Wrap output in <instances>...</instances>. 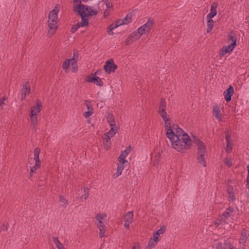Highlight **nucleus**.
Returning a JSON list of instances; mask_svg holds the SVG:
<instances>
[{
	"mask_svg": "<svg viewBox=\"0 0 249 249\" xmlns=\"http://www.w3.org/2000/svg\"><path fill=\"white\" fill-rule=\"evenodd\" d=\"M171 146L176 151L185 153L192 146V140L185 131L177 125H174L172 129L166 132Z\"/></svg>",
	"mask_w": 249,
	"mask_h": 249,
	"instance_id": "f257e3e1",
	"label": "nucleus"
},
{
	"mask_svg": "<svg viewBox=\"0 0 249 249\" xmlns=\"http://www.w3.org/2000/svg\"><path fill=\"white\" fill-rule=\"evenodd\" d=\"M59 11V6L57 5H56L49 14L48 24L49 27V30L47 33V36L49 37L52 36L57 29V23L58 21L57 14Z\"/></svg>",
	"mask_w": 249,
	"mask_h": 249,
	"instance_id": "f03ea898",
	"label": "nucleus"
},
{
	"mask_svg": "<svg viewBox=\"0 0 249 249\" xmlns=\"http://www.w3.org/2000/svg\"><path fill=\"white\" fill-rule=\"evenodd\" d=\"M42 108V103L40 100H37L36 101V105L31 106L29 110L31 127L33 130L35 131L37 129L38 118Z\"/></svg>",
	"mask_w": 249,
	"mask_h": 249,
	"instance_id": "7ed1b4c3",
	"label": "nucleus"
},
{
	"mask_svg": "<svg viewBox=\"0 0 249 249\" xmlns=\"http://www.w3.org/2000/svg\"><path fill=\"white\" fill-rule=\"evenodd\" d=\"M158 112L164 122L166 132L168 129H172L175 124L171 125V118L166 111V103L164 99L161 98L158 107Z\"/></svg>",
	"mask_w": 249,
	"mask_h": 249,
	"instance_id": "20e7f679",
	"label": "nucleus"
},
{
	"mask_svg": "<svg viewBox=\"0 0 249 249\" xmlns=\"http://www.w3.org/2000/svg\"><path fill=\"white\" fill-rule=\"evenodd\" d=\"M233 212L234 208L231 207H229L226 209L222 214L219 216L218 219L214 222V224L218 226L222 223H225L227 219L232 215Z\"/></svg>",
	"mask_w": 249,
	"mask_h": 249,
	"instance_id": "39448f33",
	"label": "nucleus"
},
{
	"mask_svg": "<svg viewBox=\"0 0 249 249\" xmlns=\"http://www.w3.org/2000/svg\"><path fill=\"white\" fill-rule=\"evenodd\" d=\"M40 152V149L38 147L35 148L34 150V157L33 159V160L35 162V164L32 166H31V171L30 173L31 176H32L33 174L35 172L36 170L39 169L40 167L41 163L39 158Z\"/></svg>",
	"mask_w": 249,
	"mask_h": 249,
	"instance_id": "423d86ee",
	"label": "nucleus"
},
{
	"mask_svg": "<svg viewBox=\"0 0 249 249\" xmlns=\"http://www.w3.org/2000/svg\"><path fill=\"white\" fill-rule=\"evenodd\" d=\"M154 23V20L150 18L145 24L138 28L137 31L138 33L142 35L148 33L153 28Z\"/></svg>",
	"mask_w": 249,
	"mask_h": 249,
	"instance_id": "0eeeda50",
	"label": "nucleus"
},
{
	"mask_svg": "<svg viewBox=\"0 0 249 249\" xmlns=\"http://www.w3.org/2000/svg\"><path fill=\"white\" fill-rule=\"evenodd\" d=\"M104 67L105 71L108 73L115 72V70L117 69V66L114 63L112 59L107 61Z\"/></svg>",
	"mask_w": 249,
	"mask_h": 249,
	"instance_id": "6e6552de",
	"label": "nucleus"
},
{
	"mask_svg": "<svg viewBox=\"0 0 249 249\" xmlns=\"http://www.w3.org/2000/svg\"><path fill=\"white\" fill-rule=\"evenodd\" d=\"M31 92V88L28 82H27L24 85H23V88L20 90V100L23 101L25 99L27 95H29Z\"/></svg>",
	"mask_w": 249,
	"mask_h": 249,
	"instance_id": "1a4fd4ad",
	"label": "nucleus"
},
{
	"mask_svg": "<svg viewBox=\"0 0 249 249\" xmlns=\"http://www.w3.org/2000/svg\"><path fill=\"white\" fill-rule=\"evenodd\" d=\"M212 114L218 121H222V117L220 107L217 104H214L213 106Z\"/></svg>",
	"mask_w": 249,
	"mask_h": 249,
	"instance_id": "9d476101",
	"label": "nucleus"
},
{
	"mask_svg": "<svg viewBox=\"0 0 249 249\" xmlns=\"http://www.w3.org/2000/svg\"><path fill=\"white\" fill-rule=\"evenodd\" d=\"M249 236V234L247 232V231L245 229H243L241 231V236L239 239L240 247L239 249H244V247L245 246Z\"/></svg>",
	"mask_w": 249,
	"mask_h": 249,
	"instance_id": "9b49d317",
	"label": "nucleus"
},
{
	"mask_svg": "<svg viewBox=\"0 0 249 249\" xmlns=\"http://www.w3.org/2000/svg\"><path fill=\"white\" fill-rule=\"evenodd\" d=\"M193 142L197 146V153H204L206 152V147L204 143L200 141L197 138H194Z\"/></svg>",
	"mask_w": 249,
	"mask_h": 249,
	"instance_id": "f8f14e48",
	"label": "nucleus"
},
{
	"mask_svg": "<svg viewBox=\"0 0 249 249\" xmlns=\"http://www.w3.org/2000/svg\"><path fill=\"white\" fill-rule=\"evenodd\" d=\"M73 11L77 12L80 16H85V10H87V6L81 3L74 4Z\"/></svg>",
	"mask_w": 249,
	"mask_h": 249,
	"instance_id": "ddd939ff",
	"label": "nucleus"
},
{
	"mask_svg": "<svg viewBox=\"0 0 249 249\" xmlns=\"http://www.w3.org/2000/svg\"><path fill=\"white\" fill-rule=\"evenodd\" d=\"M218 6L217 2H213L211 5L210 12L207 15L206 18H213L217 15V8Z\"/></svg>",
	"mask_w": 249,
	"mask_h": 249,
	"instance_id": "4468645a",
	"label": "nucleus"
},
{
	"mask_svg": "<svg viewBox=\"0 0 249 249\" xmlns=\"http://www.w3.org/2000/svg\"><path fill=\"white\" fill-rule=\"evenodd\" d=\"M235 46L234 44H230L228 46L222 47L220 52V56L221 57L224 56L227 53L231 52Z\"/></svg>",
	"mask_w": 249,
	"mask_h": 249,
	"instance_id": "2eb2a0df",
	"label": "nucleus"
},
{
	"mask_svg": "<svg viewBox=\"0 0 249 249\" xmlns=\"http://www.w3.org/2000/svg\"><path fill=\"white\" fill-rule=\"evenodd\" d=\"M234 93L233 88L230 86L223 93L224 98L227 102L231 101V96Z\"/></svg>",
	"mask_w": 249,
	"mask_h": 249,
	"instance_id": "dca6fc26",
	"label": "nucleus"
},
{
	"mask_svg": "<svg viewBox=\"0 0 249 249\" xmlns=\"http://www.w3.org/2000/svg\"><path fill=\"white\" fill-rule=\"evenodd\" d=\"M215 249H233L234 248L229 243L224 242V243L218 242L215 244L214 247Z\"/></svg>",
	"mask_w": 249,
	"mask_h": 249,
	"instance_id": "f3484780",
	"label": "nucleus"
},
{
	"mask_svg": "<svg viewBox=\"0 0 249 249\" xmlns=\"http://www.w3.org/2000/svg\"><path fill=\"white\" fill-rule=\"evenodd\" d=\"M111 121H109V124L110 126V129L106 134L112 138L118 131V127L115 124H112Z\"/></svg>",
	"mask_w": 249,
	"mask_h": 249,
	"instance_id": "a211bd4d",
	"label": "nucleus"
},
{
	"mask_svg": "<svg viewBox=\"0 0 249 249\" xmlns=\"http://www.w3.org/2000/svg\"><path fill=\"white\" fill-rule=\"evenodd\" d=\"M206 152L204 153H197V160L198 162L203 167H206L207 166L206 160Z\"/></svg>",
	"mask_w": 249,
	"mask_h": 249,
	"instance_id": "6ab92c4d",
	"label": "nucleus"
},
{
	"mask_svg": "<svg viewBox=\"0 0 249 249\" xmlns=\"http://www.w3.org/2000/svg\"><path fill=\"white\" fill-rule=\"evenodd\" d=\"M107 216V215L104 213H98L95 216V219L97 222V225H105V218Z\"/></svg>",
	"mask_w": 249,
	"mask_h": 249,
	"instance_id": "aec40b11",
	"label": "nucleus"
},
{
	"mask_svg": "<svg viewBox=\"0 0 249 249\" xmlns=\"http://www.w3.org/2000/svg\"><path fill=\"white\" fill-rule=\"evenodd\" d=\"M97 227L99 231V238H102L106 236L107 227L105 225H97Z\"/></svg>",
	"mask_w": 249,
	"mask_h": 249,
	"instance_id": "412c9836",
	"label": "nucleus"
},
{
	"mask_svg": "<svg viewBox=\"0 0 249 249\" xmlns=\"http://www.w3.org/2000/svg\"><path fill=\"white\" fill-rule=\"evenodd\" d=\"M227 193L228 194V200L230 202H232L235 200L233 188L231 186H229L227 188Z\"/></svg>",
	"mask_w": 249,
	"mask_h": 249,
	"instance_id": "4be33fe9",
	"label": "nucleus"
},
{
	"mask_svg": "<svg viewBox=\"0 0 249 249\" xmlns=\"http://www.w3.org/2000/svg\"><path fill=\"white\" fill-rule=\"evenodd\" d=\"M131 147L130 145L126 147V149L121 152L120 155L118 157V159L126 160L125 158L130 152Z\"/></svg>",
	"mask_w": 249,
	"mask_h": 249,
	"instance_id": "5701e85b",
	"label": "nucleus"
},
{
	"mask_svg": "<svg viewBox=\"0 0 249 249\" xmlns=\"http://www.w3.org/2000/svg\"><path fill=\"white\" fill-rule=\"evenodd\" d=\"M83 194L80 196H78L77 198L81 201L87 199L89 196V189L88 187H84L81 190Z\"/></svg>",
	"mask_w": 249,
	"mask_h": 249,
	"instance_id": "b1692460",
	"label": "nucleus"
},
{
	"mask_svg": "<svg viewBox=\"0 0 249 249\" xmlns=\"http://www.w3.org/2000/svg\"><path fill=\"white\" fill-rule=\"evenodd\" d=\"M133 212L132 211H129L124 216V221L125 223H131L133 219Z\"/></svg>",
	"mask_w": 249,
	"mask_h": 249,
	"instance_id": "393cba45",
	"label": "nucleus"
},
{
	"mask_svg": "<svg viewBox=\"0 0 249 249\" xmlns=\"http://www.w3.org/2000/svg\"><path fill=\"white\" fill-rule=\"evenodd\" d=\"M207 18V33H209L213 30L214 26V22L212 18Z\"/></svg>",
	"mask_w": 249,
	"mask_h": 249,
	"instance_id": "a878e982",
	"label": "nucleus"
},
{
	"mask_svg": "<svg viewBox=\"0 0 249 249\" xmlns=\"http://www.w3.org/2000/svg\"><path fill=\"white\" fill-rule=\"evenodd\" d=\"M228 42H231V44H234V46L236 45L237 37L235 35H234V32L233 31H231L230 32V34L228 36Z\"/></svg>",
	"mask_w": 249,
	"mask_h": 249,
	"instance_id": "bb28decb",
	"label": "nucleus"
},
{
	"mask_svg": "<svg viewBox=\"0 0 249 249\" xmlns=\"http://www.w3.org/2000/svg\"><path fill=\"white\" fill-rule=\"evenodd\" d=\"M72 58L66 59L63 64V69L66 72H68L70 70V67L72 63Z\"/></svg>",
	"mask_w": 249,
	"mask_h": 249,
	"instance_id": "cd10ccee",
	"label": "nucleus"
},
{
	"mask_svg": "<svg viewBox=\"0 0 249 249\" xmlns=\"http://www.w3.org/2000/svg\"><path fill=\"white\" fill-rule=\"evenodd\" d=\"M142 36V35L138 33L137 31V32H133L129 36V39L131 40V42H134L139 39Z\"/></svg>",
	"mask_w": 249,
	"mask_h": 249,
	"instance_id": "c85d7f7f",
	"label": "nucleus"
},
{
	"mask_svg": "<svg viewBox=\"0 0 249 249\" xmlns=\"http://www.w3.org/2000/svg\"><path fill=\"white\" fill-rule=\"evenodd\" d=\"M53 242L58 249H66L64 245L61 243L57 237H53Z\"/></svg>",
	"mask_w": 249,
	"mask_h": 249,
	"instance_id": "c756f323",
	"label": "nucleus"
},
{
	"mask_svg": "<svg viewBox=\"0 0 249 249\" xmlns=\"http://www.w3.org/2000/svg\"><path fill=\"white\" fill-rule=\"evenodd\" d=\"M81 21L77 23L81 26L83 27L87 26L89 24V19L86 18V16H81Z\"/></svg>",
	"mask_w": 249,
	"mask_h": 249,
	"instance_id": "7c9ffc66",
	"label": "nucleus"
},
{
	"mask_svg": "<svg viewBox=\"0 0 249 249\" xmlns=\"http://www.w3.org/2000/svg\"><path fill=\"white\" fill-rule=\"evenodd\" d=\"M87 10H85V16L87 17L95 15L97 14V11L91 8L90 7L87 6Z\"/></svg>",
	"mask_w": 249,
	"mask_h": 249,
	"instance_id": "2f4dec72",
	"label": "nucleus"
},
{
	"mask_svg": "<svg viewBox=\"0 0 249 249\" xmlns=\"http://www.w3.org/2000/svg\"><path fill=\"white\" fill-rule=\"evenodd\" d=\"M76 54L74 53V55L73 58H72V63L71 64V68H72V71L73 72H76L78 70V67L77 65V62L75 60L74 57L75 56Z\"/></svg>",
	"mask_w": 249,
	"mask_h": 249,
	"instance_id": "473e14b6",
	"label": "nucleus"
},
{
	"mask_svg": "<svg viewBox=\"0 0 249 249\" xmlns=\"http://www.w3.org/2000/svg\"><path fill=\"white\" fill-rule=\"evenodd\" d=\"M157 242L155 239H150L148 245L146 248V249H152L155 247L157 244Z\"/></svg>",
	"mask_w": 249,
	"mask_h": 249,
	"instance_id": "72a5a7b5",
	"label": "nucleus"
},
{
	"mask_svg": "<svg viewBox=\"0 0 249 249\" xmlns=\"http://www.w3.org/2000/svg\"><path fill=\"white\" fill-rule=\"evenodd\" d=\"M118 161L119 163H118L117 167H121V168H123L124 169L127 166L128 163V161L127 160L118 159Z\"/></svg>",
	"mask_w": 249,
	"mask_h": 249,
	"instance_id": "f704fd0d",
	"label": "nucleus"
},
{
	"mask_svg": "<svg viewBox=\"0 0 249 249\" xmlns=\"http://www.w3.org/2000/svg\"><path fill=\"white\" fill-rule=\"evenodd\" d=\"M60 201L62 203V206L66 208L68 204V200L63 196H60L59 197Z\"/></svg>",
	"mask_w": 249,
	"mask_h": 249,
	"instance_id": "c9c22d12",
	"label": "nucleus"
},
{
	"mask_svg": "<svg viewBox=\"0 0 249 249\" xmlns=\"http://www.w3.org/2000/svg\"><path fill=\"white\" fill-rule=\"evenodd\" d=\"M123 170V168L117 167V172L113 175V178H116L120 176L122 174Z\"/></svg>",
	"mask_w": 249,
	"mask_h": 249,
	"instance_id": "e433bc0d",
	"label": "nucleus"
},
{
	"mask_svg": "<svg viewBox=\"0 0 249 249\" xmlns=\"http://www.w3.org/2000/svg\"><path fill=\"white\" fill-rule=\"evenodd\" d=\"M123 19L124 24H127L132 21L131 16L129 14H127L125 17L123 18Z\"/></svg>",
	"mask_w": 249,
	"mask_h": 249,
	"instance_id": "4c0bfd02",
	"label": "nucleus"
},
{
	"mask_svg": "<svg viewBox=\"0 0 249 249\" xmlns=\"http://www.w3.org/2000/svg\"><path fill=\"white\" fill-rule=\"evenodd\" d=\"M114 24H112L109 26L107 29V33L109 35H113V30L116 29V28H115Z\"/></svg>",
	"mask_w": 249,
	"mask_h": 249,
	"instance_id": "58836bf2",
	"label": "nucleus"
},
{
	"mask_svg": "<svg viewBox=\"0 0 249 249\" xmlns=\"http://www.w3.org/2000/svg\"><path fill=\"white\" fill-rule=\"evenodd\" d=\"M93 83L96 84L97 86L102 87L103 85V82L102 79L99 77H95V80Z\"/></svg>",
	"mask_w": 249,
	"mask_h": 249,
	"instance_id": "ea45409f",
	"label": "nucleus"
},
{
	"mask_svg": "<svg viewBox=\"0 0 249 249\" xmlns=\"http://www.w3.org/2000/svg\"><path fill=\"white\" fill-rule=\"evenodd\" d=\"M224 162L225 164L229 167H230L232 166V160L231 158H225L224 160Z\"/></svg>",
	"mask_w": 249,
	"mask_h": 249,
	"instance_id": "a19ab883",
	"label": "nucleus"
},
{
	"mask_svg": "<svg viewBox=\"0 0 249 249\" xmlns=\"http://www.w3.org/2000/svg\"><path fill=\"white\" fill-rule=\"evenodd\" d=\"M85 103L87 108L88 111H91L92 112H93V109L92 107V106L91 105L90 102L88 100H86L85 101Z\"/></svg>",
	"mask_w": 249,
	"mask_h": 249,
	"instance_id": "79ce46f5",
	"label": "nucleus"
},
{
	"mask_svg": "<svg viewBox=\"0 0 249 249\" xmlns=\"http://www.w3.org/2000/svg\"><path fill=\"white\" fill-rule=\"evenodd\" d=\"M165 230V228L164 226L161 227L160 229L158 230L155 233L157 234V235L160 236V234H163Z\"/></svg>",
	"mask_w": 249,
	"mask_h": 249,
	"instance_id": "37998d69",
	"label": "nucleus"
},
{
	"mask_svg": "<svg viewBox=\"0 0 249 249\" xmlns=\"http://www.w3.org/2000/svg\"><path fill=\"white\" fill-rule=\"evenodd\" d=\"M103 143L105 146V148L106 150H108L110 148L111 142L110 141H103Z\"/></svg>",
	"mask_w": 249,
	"mask_h": 249,
	"instance_id": "c03bdc74",
	"label": "nucleus"
},
{
	"mask_svg": "<svg viewBox=\"0 0 249 249\" xmlns=\"http://www.w3.org/2000/svg\"><path fill=\"white\" fill-rule=\"evenodd\" d=\"M80 27H81V26H80V25L77 23L76 24L74 25L71 27V32L72 33H74L78 30V29H79Z\"/></svg>",
	"mask_w": 249,
	"mask_h": 249,
	"instance_id": "a18cd8bd",
	"label": "nucleus"
},
{
	"mask_svg": "<svg viewBox=\"0 0 249 249\" xmlns=\"http://www.w3.org/2000/svg\"><path fill=\"white\" fill-rule=\"evenodd\" d=\"M124 21H123V19H119L118 20L116 23L115 24H114V25H115V28H117L119 26H121V25H124Z\"/></svg>",
	"mask_w": 249,
	"mask_h": 249,
	"instance_id": "49530a36",
	"label": "nucleus"
},
{
	"mask_svg": "<svg viewBox=\"0 0 249 249\" xmlns=\"http://www.w3.org/2000/svg\"><path fill=\"white\" fill-rule=\"evenodd\" d=\"M95 80V77H93L92 75H89L86 77V81L89 82L93 83Z\"/></svg>",
	"mask_w": 249,
	"mask_h": 249,
	"instance_id": "de8ad7c7",
	"label": "nucleus"
},
{
	"mask_svg": "<svg viewBox=\"0 0 249 249\" xmlns=\"http://www.w3.org/2000/svg\"><path fill=\"white\" fill-rule=\"evenodd\" d=\"M227 145L226 147V151L228 153H229L231 152L232 150V145L231 144V142L226 143Z\"/></svg>",
	"mask_w": 249,
	"mask_h": 249,
	"instance_id": "09e8293b",
	"label": "nucleus"
},
{
	"mask_svg": "<svg viewBox=\"0 0 249 249\" xmlns=\"http://www.w3.org/2000/svg\"><path fill=\"white\" fill-rule=\"evenodd\" d=\"M8 229V224H6L5 223H3L2 224L0 227V231H6Z\"/></svg>",
	"mask_w": 249,
	"mask_h": 249,
	"instance_id": "8fccbe9b",
	"label": "nucleus"
},
{
	"mask_svg": "<svg viewBox=\"0 0 249 249\" xmlns=\"http://www.w3.org/2000/svg\"><path fill=\"white\" fill-rule=\"evenodd\" d=\"M93 112H92L91 111H87L84 113L83 116L85 118H88V117L90 116L91 115H92L93 114Z\"/></svg>",
	"mask_w": 249,
	"mask_h": 249,
	"instance_id": "3c124183",
	"label": "nucleus"
},
{
	"mask_svg": "<svg viewBox=\"0 0 249 249\" xmlns=\"http://www.w3.org/2000/svg\"><path fill=\"white\" fill-rule=\"evenodd\" d=\"M102 138H103V141H110V139H111V137H110V136L109 135H108L107 134L105 133L103 136Z\"/></svg>",
	"mask_w": 249,
	"mask_h": 249,
	"instance_id": "603ef678",
	"label": "nucleus"
},
{
	"mask_svg": "<svg viewBox=\"0 0 249 249\" xmlns=\"http://www.w3.org/2000/svg\"><path fill=\"white\" fill-rule=\"evenodd\" d=\"M152 239H155L158 242L160 240V236L157 235L155 232L153 234V236L151 238Z\"/></svg>",
	"mask_w": 249,
	"mask_h": 249,
	"instance_id": "864d4df0",
	"label": "nucleus"
},
{
	"mask_svg": "<svg viewBox=\"0 0 249 249\" xmlns=\"http://www.w3.org/2000/svg\"><path fill=\"white\" fill-rule=\"evenodd\" d=\"M152 239H155L158 242L160 240V236L157 235L155 232L153 234V236L151 238Z\"/></svg>",
	"mask_w": 249,
	"mask_h": 249,
	"instance_id": "5fc2aeb1",
	"label": "nucleus"
},
{
	"mask_svg": "<svg viewBox=\"0 0 249 249\" xmlns=\"http://www.w3.org/2000/svg\"><path fill=\"white\" fill-rule=\"evenodd\" d=\"M89 0H73V3L76 4V3H81L82 1L84 2H87Z\"/></svg>",
	"mask_w": 249,
	"mask_h": 249,
	"instance_id": "6e6d98bb",
	"label": "nucleus"
},
{
	"mask_svg": "<svg viewBox=\"0 0 249 249\" xmlns=\"http://www.w3.org/2000/svg\"><path fill=\"white\" fill-rule=\"evenodd\" d=\"M6 100V99L4 96L0 99V106L2 107L4 105V101Z\"/></svg>",
	"mask_w": 249,
	"mask_h": 249,
	"instance_id": "4d7b16f0",
	"label": "nucleus"
},
{
	"mask_svg": "<svg viewBox=\"0 0 249 249\" xmlns=\"http://www.w3.org/2000/svg\"><path fill=\"white\" fill-rule=\"evenodd\" d=\"M230 140H231V136L229 134H227L226 136V143L230 142Z\"/></svg>",
	"mask_w": 249,
	"mask_h": 249,
	"instance_id": "13d9d810",
	"label": "nucleus"
},
{
	"mask_svg": "<svg viewBox=\"0 0 249 249\" xmlns=\"http://www.w3.org/2000/svg\"><path fill=\"white\" fill-rule=\"evenodd\" d=\"M124 42H125V44L126 45H129V44H130V43H131L132 42H131V40H129V37H128V38H127L125 39V40Z\"/></svg>",
	"mask_w": 249,
	"mask_h": 249,
	"instance_id": "bf43d9fd",
	"label": "nucleus"
},
{
	"mask_svg": "<svg viewBox=\"0 0 249 249\" xmlns=\"http://www.w3.org/2000/svg\"><path fill=\"white\" fill-rule=\"evenodd\" d=\"M131 249H141L140 246L139 244L134 245Z\"/></svg>",
	"mask_w": 249,
	"mask_h": 249,
	"instance_id": "052dcab7",
	"label": "nucleus"
},
{
	"mask_svg": "<svg viewBox=\"0 0 249 249\" xmlns=\"http://www.w3.org/2000/svg\"><path fill=\"white\" fill-rule=\"evenodd\" d=\"M110 115H108V118L107 119V122L109 123V121H111V123L112 124H114V120L112 118V117L111 116L110 117H109Z\"/></svg>",
	"mask_w": 249,
	"mask_h": 249,
	"instance_id": "680f3d73",
	"label": "nucleus"
},
{
	"mask_svg": "<svg viewBox=\"0 0 249 249\" xmlns=\"http://www.w3.org/2000/svg\"><path fill=\"white\" fill-rule=\"evenodd\" d=\"M130 223H125L124 224V227L126 229H128L129 228V225Z\"/></svg>",
	"mask_w": 249,
	"mask_h": 249,
	"instance_id": "e2e57ef3",
	"label": "nucleus"
},
{
	"mask_svg": "<svg viewBox=\"0 0 249 249\" xmlns=\"http://www.w3.org/2000/svg\"><path fill=\"white\" fill-rule=\"evenodd\" d=\"M106 4L107 5V8H110L111 7V3L109 1H106Z\"/></svg>",
	"mask_w": 249,
	"mask_h": 249,
	"instance_id": "0e129e2a",
	"label": "nucleus"
},
{
	"mask_svg": "<svg viewBox=\"0 0 249 249\" xmlns=\"http://www.w3.org/2000/svg\"><path fill=\"white\" fill-rule=\"evenodd\" d=\"M247 186L248 188H249V176H247Z\"/></svg>",
	"mask_w": 249,
	"mask_h": 249,
	"instance_id": "69168bd1",
	"label": "nucleus"
},
{
	"mask_svg": "<svg viewBox=\"0 0 249 249\" xmlns=\"http://www.w3.org/2000/svg\"><path fill=\"white\" fill-rule=\"evenodd\" d=\"M247 169H248V176H249V165L247 166Z\"/></svg>",
	"mask_w": 249,
	"mask_h": 249,
	"instance_id": "338daca9",
	"label": "nucleus"
}]
</instances>
